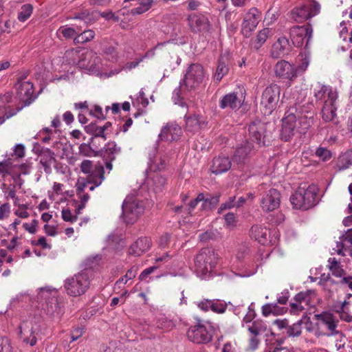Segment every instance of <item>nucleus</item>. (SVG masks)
<instances>
[{"label": "nucleus", "instance_id": "1", "mask_svg": "<svg viewBox=\"0 0 352 352\" xmlns=\"http://www.w3.org/2000/svg\"><path fill=\"white\" fill-rule=\"evenodd\" d=\"M286 112L298 122L303 131L309 129L314 124L316 112L313 100L309 98H297Z\"/></svg>", "mask_w": 352, "mask_h": 352}, {"label": "nucleus", "instance_id": "2", "mask_svg": "<svg viewBox=\"0 0 352 352\" xmlns=\"http://www.w3.org/2000/svg\"><path fill=\"white\" fill-rule=\"evenodd\" d=\"M93 278L94 271L92 267H87L73 276L67 278L65 280V290L70 296H80L89 288L91 281Z\"/></svg>", "mask_w": 352, "mask_h": 352}, {"label": "nucleus", "instance_id": "3", "mask_svg": "<svg viewBox=\"0 0 352 352\" xmlns=\"http://www.w3.org/2000/svg\"><path fill=\"white\" fill-rule=\"evenodd\" d=\"M316 197L317 188L310 185L307 188L298 187L291 195L289 200L294 208L306 210L316 204Z\"/></svg>", "mask_w": 352, "mask_h": 352}, {"label": "nucleus", "instance_id": "4", "mask_svg": "<svg viewBox=\"0 0 352 352\" xmlns=\"http://www.w3.org/2000/svg\"><path fill=\"white\" fill-rule=\"evenodd\" d=\"M16 90V98L23 103L21 107H17L15 110L11 109L9 113H6L3 116L0 117V125L7 119L14 116L20 111L24 107L30 105L37 97L34 94V86L30 81L22 82V83L15 84Z\"/></svg>", "mask_w": 352, "mask_h": 352}, {"label": "nucleus", "instance_id": "5", "mask_svg": "<svg viewBox=\"0 0 352 352\" xmlns=\"http://www.w3.org/2000/svg\"><path fill=\"white\" fill-rule=\"evenodd\" d=\"M217 257L214 250L202 248L195 258V272L202 278L210 276L215 267Z\"/></svg>", "mask_w": 352, "mask_h": 352}, {"label": "nucleus", "instance_id": "6", "mask_svg": "<svg viewBox=\"0 0 352 352\" xmlns=\"http://www.w3.org/2000/svg\"><path fill=\"white\" fill-rule=\"evenodd\" d=\"M280 94V87L276 84L267 86L262 93L261 107L265 115L271 114L277 107Z\"/></svg>", "mask_w": 352, "mask_h": 352}, {"label": "nucleus", "instance_id": "7", "mask_svg": "<svg viewBox=\"0 0 352 352\" xmlns=\"http://www.w3.org/2000/svg\"><path fill=\"white\" fill-rule=\"evenodd\" d=\"M186 20L189 29L192 33L206 36L211 32L212 24L204 14L201 12L189 14Z\"/></svg>", "mask_w": 352, "mask_h": 352}, {"label": "nucleus", "instance_id": "8", "mask_svg": "<svg viewBox=\"0 0 352 352\" xmlns=\"http://www.w3.org/2000/svg\"><path fill=\"white\" fill-rule=\"evenodd\" d=\"M122 217L127 224L134 223L144 211L143 201L135 199L132 201L124 200L122 204Z\"/></svg>", "mask_w": 352, "mask_h": 352}, {"label": "nucleus", "instance_id": "9", "mask_svg": "<svg viewBox=\"0 0 352 352\" xmlns=\"http://www.w3.org/2000/svg\"><path fill=\"white\" fill-rule=\"evenodd\" d=\"M312 33L313 29L310 23L303 25H294L290 28L289 37L293 45L296 47H302L306 38L305 50H307L312 38Z\"/></svg>", "mask_w": 352, "mask_h": 352}, {"label": "nucleus", "instance_id": "10", "mask_svg": "<svg viewBox=\"0 0 352 352\" xmlns=\"http://www.w3.org/2000/svg\"><path fill=\"white\" fill-rule=\"evenodd\" d=\"M204 77L203 66L199 63H192L188 67L182 82L187 89L191 90L199 86Z\"/></svg>", "mask_w": 352, "mask_h": 352}, {"label": "nucleus", "instance_id": "11", "mask_svg": "<svg viewBox=\"0 0 352 352\" xmlns=\"http://www.w3.org/2000/svg\"><path fill=\"white\" fill-rule=\"evenodd\" d=\"M188 339L197 344H206L209 343L212 339V330H208L206 327L198 322L196 324L191 325L187 331Z\"/></svg>", "mask_w": 352, "mask_h": 352}, {"label": "nucleus", "instance_id": "12", "mask_svg": "<svg viewBox=\"0 0 352 352\" xmlns=\"http://www.w3.org/2000/svg\"><path fill=\"white\" fill-rule=\"evenodd\" d=\"M249 140L255 145V147L266 146L265 132L266 124L259 120L252 121L248 127Z\"/></svg>", "mask_w": 352, "mask_h": 352}, {"label": "nucleus", "instance_id": "13", "mask_svg": "<svg viewBox=\"0 0 352 352\" xmlns=\"http://www.w3.org/2000/svg\"><path fill=\"white\" fill-rule=\"evenodd\" d=\"M261 20V12L255 7L250 8L245 14L241 24V34L245 37L250 36Z\"/></svg>", "mask_w": 352, "mask_h": 352}, {"label": "nucleus", "instance_id": "14", "mask_svg": "<svg viewBox=\"0 0 352 352\" xmlns=\"http://www.w3.org/2000/svg\"><path fill=\"white\" fill-rule=\"evenodd\" d=\"M315 317L318 322L327 327L328 332L325 333V336L327 337L336 336H339L340 338L345 337L341 331L337 329L339 320L330 311H322L315 315Z\"/></svg>", "mask_w": 352, "mask_h": 352}, {"label": "nucleus", "instance_id": "15", "mask_svg": "<svg viewBox=\"0 0 352 352\" xmlns=\"http://www.w3.org/2000/svg\"><path fill=\"white\" fill-rule=\"evenodd\" d=\"M256 148L254 144L245 140L236 147L232 155V162L239 167H242L255 153Z\"/></svg>", "mask_w": 352, "mask_h": 352}, {"label": "nucleus", "instance_id": "16", "mask_svg": "<svg viewBox=\"0 0 352 352\" xmlns=\"http://www.w3.org/2000/svg\"><path fill=\"white\" fill-rule=\"evenodd\" d=\"M36 323L32 320L23 321L19 326V336L22 341L31 346L36 344Z\"/></svg>", "mask_w": 352, "mask_h": 352}, {"label": "nucleus", "instance_id": "17", "mask_svg": "<svg viewBox=\"0 0 352 352\" xmlns=\"http://www.w3.org/2000/svg\"><path fill=\"white\" fill-rule=\"evenodd\" d=\"M280 193L275 189L271 188L267 191L261 200V206L263 211L271 212L280 206Z\"/></svg>", "mask_w": 352, "mask_h": 352}, {"label": "nucleus", "instance_id": "18", "mask_svg": "<svg viewBox=\"0 0 352 352\" xmlns=\"http://www.w3.org/2000/svg\"><path fill=\"white\" fill-rule=\"evenodd\" d=\"M274 72L276 77L283 80L293 81L296 78V71H294V65L285 60L276 63L274 65Z\"/></svg>", "mask_w": 352, "mask_h": 352}, {"label": "nucleus", "instance_id": "19", "mask_svg": "<svg viewBox=\"0 0 352 352\" xmlns=\"http://www.w3.org/2000/svg\"><path fill=\"white\" fill-rule=\"evenodd\" d=\"M182 135V127L175 122H171L162 129L159 138L162 141L171 142L179 140Z\"/></svg>", "mask_w": 352, "mask_h": 352}, {"label": "nucleus", "instance_id": "20", "mask_svg": "<svg viewBox=\"0 0 352 352\" xmlns=\"http://www.w3.org/2000/svg\"><path fill=\"white\" fill-rule=\"evenodd\" d=\"M314 96L316 103L324 104L327 100H337L338 94L331 87L318 83L314 89Z\"/></svg>", "mask_w": 352, "mask_h": 352}, {"label": "nucleus", "instance_id": "21", "mask_svg": "<svg viewBox=\"0 0 352 352\" xmlns=\"http://www.w3.org/2000/svg\"><path fill=\"white\" fill-rule=\"evenodd\" d=\"M296 122L294 117L285 112V117L282 119V128L280 134L282 140L288 142L294 137Z\"/></svg>", "mask_w": 352, "mask_h": 352}, {"label": "nucleus", "instance_id": "22", "mask_svg": "<svg viewBox=\"0 0 352 352\" xmlns=\"http://www.w3.org/2000/svg\"><path fill=\"white\" fill-rule=\"evenodd\" d=\"M292 50L289 39L286 36H280L272 45L271 50V56L274 59H278L287 55Z\"/></svg>", "mask_w": 352, "mask_h": 352}, {"label": "nucleus", "instance_id": "23", "mask_svg": "<svg viewBox=\"0 0 352 352\" xmlns=\"http://www.w3.org/2000/svg\"><path fill=\"white\" fill-rule=\"evenodd\" d=\"M151 241L150 238L142 236L130 245L128 253L131 256H140L147 252L151 248Z\"/></svg>", "mask_w": 352, "mask_h": 352}, {"label": "nucleus", "instance_id": "24", "mask_svg": "<svg viewBox=\"0 0 352 352\" xmlns=\"http://www.w3.org/2000/svg\"><path fill=\"white\" fill-rule=\"evenodd\" d=\"M250 236L261 245H267L271 243L270 240V230L261 225H254L250 230Z\"/></svg>", "mask_w": 352, "mask_h": 352}, {"label": "nucleus", "instance_id": "25", "mask_svg": "<svg viewBox=\"0 0 352 352\" xmlns=\"http://www.w3.org/2000/svg\"><path fill=\"white\" fill-rule=\"evenodd\" d=\"M232 166V161L228 157L219 155L212 160L210 170L215 175L221 174L228 171Z\"/></svg>", "mask_w": 352, "mask_h": 352}, {"label": "nucleus", "instance_id": "26", "mask_svg": "<svg viewBox=\"0 0 352 352\" xmlns=\"http://www.w3.org/2000/svg\"><path fill=\"white\" fill-rule=\"evenodd\" d=\"M219 106L221 109L228 108L231 110H235L241 107V102L237 93L232 92L222 96L219 100Z\"/></svg>", "mask_w": 352, "mask_h": 352}, {"label": "nucleus", "instance_id": "27", "mask_svg": "<svg viewBox=\"0 0 352 352\" xmlns=\"http://www.w3.org/2000/svg\"><path fill=\"white\" fill-rule=\"evenodd\" d=\"M83 54H80V50L72 49L67 50L65 53L64 58L69 65H77L80 68H87L85 58H82Z\"/></svg>", "mask_w": 352, "mask_h": 352}, {"label": "nucleus", "instance_id": "28", "mask_svg": "<svg viewBox=\"0 0 352 352\" xmlns=\"http://www.w3.org/2000/svg\"><path fill=\"white\" fill-rule=\"evenodd\" d=\"M104 170L101 164L96 165L94 171L87 176V183L93 184L89 186V190L93 191L96 187L99 186L104 179Z\"/></svg>", "mask_w": 352, "mask_h": 352}, {"label": "nucleus", "instance_id": "29", "mask_svg": "<svg viewBox=\"0 0 352 352\" xmlns=\"http://www.w3.org/2000/svg\"><path fill=\"white\" fill-rule=\"evenodd\" d=\"M120 152L121 148L118 147L115 142H109L103 148L100 146L99 155L102 157L103 160H115Z\"/></svg>", "mask_w": 352, "mask_h": 352}, {"label": "nucleus", "instance_id": "30", "mask_svg": "<svg viewBox=\"0 0 352 352\" xmlns=\"http://www.w3.org/2000/svg\"><path fill=\"white\" fill-rule=\"evenodd\" d=\"M40 163L47 174L52 173V165L56 162L55 153L50 148H42L40 154Z\"/></svg>", "mask_w": 352, "mask_h": 352}, {"label": "nucleus", "instance_id": "31", "mask_svg": "<svg viewBox=\"0 0 352 352\" xmlns=\"http://www.w3.org/2000/svg\"><path fill=\"white\" fill-rule=\"evenodd\" d=\"M337 109L336 100L325 101L321 110L322 120L325 122H333L337 117Z\"/></svg>", "mask_w": 352, "mask_h": 352}, {"label": "nucleus", "instance_id": "32", "mask_svg": "<svg viewBox=\"0 0 352 352\" xmlns=\"http://www.w3.org/2000/svg\"><path fill=\"white\" fill-rule=\"evenodd\" d=\"M186 131L196 132L199 131L204 122L201 120V117L197 114H186L184 116Z\"/></svg>", "mask_w": 352, "mask_h": 352}, {"label": "nucleus", "instance_id": "33", "mask_svg": "<svg viewBox=\"0 0 352 352\" xmlns=\"http://www.w3.org/2000/svg\"><path fill=\"white\" fill-rule=\"evenodd\" d=\"M220 193L210 194L204 193V199H202L201 210L206 211H212L216 208L220 201Z\"/></svg>", "mask_w": 352, "mask_h": 352}, {"label": "nucleus", "instance_id": "34", "mask_svg": "<svg viewBox=\"0 0 352 352\" xmlns=\"http://www.w3.org/2000/svg\"><path fill=\"white\" fill-rule=\"evenodd\" d=\"M290 16L296 23H302L311 19L310 12H309L307 6L305 4L294 8L291 11Z\"/></svg>", "mask_w": 352, "mask_h": 352}, {"label": "nucleus", "instance_id": "35", "mask_svg": "<svg viewBox=\"0 0 352 352\" xmlns=\"http://www.w3.org/2000/svg\"><path fill=\"white\" fill-rule=\"evenodd\" d=\"M271 30L268 28H263L260 30L254 40H251L250 47L255 51H258L262 45L266 42L267 39L270 36Z\"/></svg>", "mask_w": 352, "mask_h": 352}, {"label": "nucleus", "instance_id": "36", "mask_svg": "<svg viewBox=\"0 0 352 352\" xmlns=\"http://www.w3.org/2000/svg\"><path fill=\"white\" fill-rule=\"evenodd\" d=\"M228 71L227 58L221 56L218 60L217 69L213 76L214 80L216 82H219L223 76L228 73Z\"/></svg>", "mask_w": 352, "mask_h": 352}, {"label": "nucleus", "instance_id": "37", "mask_svg": "<svg viewBox=\"0 0 352 352\" xmlns=\"http://www.w3.org/2000/svg\"><path fill=\"white\" fill-rule=\"evenodd\" d=\"M100 146V143H98V145H96L94 143H93L92 146L89 142L87 143H82L79 146V151L80 153L87 157L99 156V150Z\"/></svg>", "mask_w": 352, "mask_h": 352}, {"label": "nucleus", "instance_id": "38", "mask_svg": "<svg viewBox=\"0 0 352 352\" xmlns=\"http://www.w3.org/2000/svg\"><path fill=\"white\" fill-rule=\"evenodd\" d=\"M306 51L307 50H305L304 53H300L298 55L300 63L298 66H294V71H296V78L298 76L302 74L307 70L309 65L310 54Z\"/></svg>", "mask_w": 352, "mask_h": 352}, {"label": "nucleus", "instance_id": "39", "mask_svg": "<svg viewBox=\"0 0 352 352\" xmlns=\"http://www.w3.org/2000/svg\"><path fill=\"white\" fill-rule=\"evenodd\" d=\"M87 133L92 135L91 138H100L105 141L107 140L106 134L104 133V129L97 125L96 122H92L84 127Z\"/></svg>", "mask_w": 352, "mask_h": 352}, {"label": "nucleus", "instance_id": "40", "mask_svg": "<svg viewBox=\"0 0 352 352\" xmlns=\"http://www.w3.org/2000/svg\"><path fill=\"white\" fill-rule=\"evenodd\" d=\"M267 326L265 322L261 320H256L252 324L248 325V330L254 336H260L266 332Z\"/></svg>", "mask_w": 352, "mask_h": 352}, {"label": "nucleus", "instance_id": "41", "mask_svg": "<svg viewBox=\"0 0 352 352\" xmlns=\"http://www.w3.org/2000/svg\"><path fill=\"white\" fill-rule=\"evenodd\" d=\"M95 36V32L92 30H87L78 34L74 38V44H84L91 41Z\"/></svg>", "mask_w": 352, "mask_h": 352}, {"label": "nucleus", "instance_id": "42", "mask_svg": "<svg viewBox=\"0 0 352 352\" xmlns=\"http://www.w3.org/2000/svg\"><path fill=\"white\" fill-rule=\"evenodd\" d=\"M302 320H298L292 325L289 324L286 331H284L283 333H285L287 338L299 337L302 333Z\"/></svg>", "mask_w": 352, "mask_h": 352}, {"label": "nucleus", "instance_id": "43", "mask_svg": "<svg viewBox=\"0 0 352 352\" xmlns=\"http://www.w3.org/2000/svg\"><path fill=\"white\" fill-rule=\"evenodd\" d=\"M12 100V93L6 92L3 95H0V117L3 116L6 113L12 109H10L7 111V109L10 108L8 104L11 103Z\"/></svg>", "mask_w": 352, "mask_h": 352}, {"label": "nucleus", "instance_id": "44", "mask_svg": "<svg viewBox=\"0 0 352 352\" xmlns=\"http://www.w3.org/2000/svg\"><path fill=\"white\" fill-rule=\"evenodd\" d=\"M33 12V6L30 3H26L21 7L18 13L17 19L21 22L26 21L32 15Z\"/></svg>", "mask_w": 352, "mask_h": 352}, {"label": "nucleus", "instance_id": "45", "mask_svg": "<svg viewBox=\"0 0 352 352\" xmlns=\"http://www.w3.org/2000/svg\"><path fill=\"white\" fill-rule=\"evenodd\" d=\"M45 312L50 318H55L59 314V307L57 299L52 298L50 302H47Z\"/></svg>", "mask_w": 352, "mask_h": 352}, {"label": "nucleus", "instance_id": "46", "mask_svg": "<svg viewBox=\"0 0 352 352\" xmlns=\"http://www.w3.org/2000/svg\"><path fill=\"white\" fill-rule=\"evenodd\" d=\"M15 166L10 158L0 162V174L2 177L5 178L6 176L10 175L12 173V169Z\"/></svg>", "mask_w": 352, "mask_h": 352}, {"label": "nucleus", "instance_id": "47", "mask_svg": "<svg viewBox=\"0 0 352 352\" xmlns=\"http://www.w3.org/2000/svg\"><path fill=\"white\" fill-rule=\"evenodd\" d=\"M137 274V270L135 267H133L129 269L126 274L121 278H120L115 283L114 289H116L118 287L120 288L121 284H126L129 280L134 278Z\"/></svg>", "mask_w": 352, "mask_h": 352}, {"label": "nucleus", "instance_id": "48", "mask_svg": "<svg viewBox=\"0 0 352 352\" xmlns=\"http://www.w3.org/2000/svg\"><path fill=\"white\" fill-rule=\"evenodd\" d=\"M156 326L164 331H169L175 324L172 320L167 319L164 316H161L157 319Z\"/></svg>", "mask_w": 352, "mask_h": 352}, {"label": "nucleus", "instance_id": "49", "mask_svg": "<svg viewBox=\"0 0 352 352\" xmlns=\"http://www.w3.org/2000/svg\"><path fill=\"white\" fill-rule=\"evenodd\" d=\"M152 181L154 185V190L155 192H160L166 184V178L163 176L156 174L152 178Z\"/></svg>", "mask_w": 352, "mask_h": 352}, {"label": "nucleus", "instance_id": "50", "mask_svg": "<svg viewBox=\"0 0 352 352\" xmlns=\"http://www.w3.org/2000/svg\"><path fill=\"white\" fill-rule=\"evenodd\" d=\"M315 154L322 161H328L332 157L331 152L324 147H318L316 149Z\"/></svg>", "mask_w": 352, "mask_h": 352}, {"label": "nucleus", "instance_id": "51", "mask_svg": "<svg viewBox=\"0 0 352 352\" xmlns=\"http://www.w3.org/2000/svg\"><path fill=\"white\" fill-rule=\"evenodd\" d=\"M227 305L219 300H212L211 310L218 314L224 313L226 310Z\"/></svg>", "mask_w": 352, "mask_h": 352}, {"label": "nucleus", "instance_id": "52", "mask_svg": "<svg viewBox=\"0 0 352 352\" xmlns=\"http://www.w3.org/2000/svg\"><path fill=\"white\" fill-rule=\"evenodd\" d=\"M340 246L344 247L345 244L352 245V228L347 230L344 234L340 237ZM337 247L340 248V244L338 243Z\"/></svg>", "mask_w": 352, "mask_h": 352}, {"label": "nucleus", "instance_id": "53", "mask_svg": "<svg viewBox=\"0 0 352 352\" xmlns=\"http://www.w3.org/2000/svg\"><path fill=\"white\" fill-rule=\"evenodd\" d=\"M58 30L66 39L74 38L77 35L76 30L73 28L63 26L60 27Z\"/></svg>", "mask_w": 352, "mask_h": 352}, {"label": "nucleus", "instance_id": "54", "mask_svg": "<svg viewBox=\"0 0 352 352\" xmlns=\"http://www.w3.org/2000/svg\"><path fill=\"white\" fill-rule=\"evenodd\" d=\"M235 197H230L228 201L221 204L217 212L218 214H221L224 210L235 207Z\"/></svg>", "mask_w": 352, "mask_h": 352}, {"label": "nucleus", "instance_id": "55", "mask_svg": "<svg viewBox=\"0 0 352 352\" xmlns=\"http://www.w3.org/2000/svg\"><path fill=\"white\" fill-rule=\"evenodd\" d=\"M89 115L100 120H104L107 118L106 114L103 113L102 107L98 104L94 105V109L89 111Z\"/></svg>", "mask_w": 352, "mask_h": 352}, {"label": "nucleus", "instance_id": "56", "mask_svg": "<svg viewBox=\"0 0 352 352\" xmlns=\"http://www.w3.org/2000/svg\"><path fill=\"white\" fill-rule=\"evenodd\" d=\"M306 5L307 6V10H309V12H310L311 18L319 14L320 11V5L318 1L312 0L309 4Z\"/></svg>", "mask_w": 352, "mask_h": 352}, {"label": "nucleus", "instance_id": "57", "mask_svg": "<svg viewBox=\"0 0 352 352\" xmlns=\"http://www.w3.org/2000/svg\"><path fill=\"white\" fill-rule=\"evenodd\" d=\"M80 170L85 174L91 175L94 171L93 162L89 160H85L81 162Z\"/></svg>", "mask_w": 352, "mask_h": 352}, {"label": "nucleus", "instance_id": "58", "mask_svg": "<svg viewBox=\"0 0 352 352\" xmlns=\"http://www.w3.org/2000/svg\"><path fill=\"white\" fill-rule=\"evenodd\" d=\"M225 226L234 228L236 226V216L233 212H228L224 215Z\"/></svg>", "mask_w": 352, "mask_h": 352}, {"label": "nucleus", "instance_id": "59", "mask_svg": "<svg viewBox=\"0 0 352 352\" xmlns=\"http://www.w3.org/2000/svg\"><path fill=\"white\" fill-rule=\"evenodd\" d=\"M202 199H204V193L200 192L197 195V197L194 199H192L188 204V213L190 214L191 212L197 207V204L202 201Z\"/></svg>", "mask_w": 352, "mask_h": 352}, {"label": "nucleus", "instance_id": "60", "mask_svg": "<svg viewBox=\"0 0 352 352\" xmlns=\"http://www.w3.org/2000/svg\"><path fill=\"white\" fill-rule=\"evenodd\" d=\"M0 352H12L10 340L6 337L0 338Z\"/></svg>", "mask_w": 352, "mask_h": 352}, {"label": "nucleus", "instance_id": "61", "mask_svg": "<svg viewBox=\"0 0 352 352\" xmlns=\"http://www.w3.org/2000/svg\"><path fill=\"white\" fill-rule=\"evenodd\" d=\"M62 218L65 221L74 223L78 220L77 215H73L69 209H63L62 210Z\"/></svg>", "mask_w": 352, "mask_h": 352}, {"label": "nucleus", "instance_id": "62", "mask_svg": "<svg viewBox=\"0 0 352 352\" xmlns=\"http://www.w3.org/2000/svg\"><path fill=\"white\" fill-rule=\"evenodd\" d=\"M21 173L12 172L10 175L12 179H13L15 184L17 186L19 189L22 188L23 185L24 184V179L21 178Z\"/></svg>", "mask_w": 352, "mask_h": 352}, {"label": "nucleus", "instance_id": "63", "mask_svg": "<svg viewBox=\"0 0 352 352\" xmlns=\"http://www.w3.org/2000/svg\"><path fill=\"white\" fill-rule=\"evenodd\" d=\"M290 312L292 314H299L304 310V307L300 302H294L290 303Z\"/></svg>", "mask_w": 352, "mask_h": 352}, {"label": "nucleus", "instance_id": "64", "mask_svg": "<svg viewBox=\"0 0 352 352\" xmlns=\"http://www.w3.org/2000/svg\"><path fill=\"white\" fill-rule=\"evenodd\" d=\"M337 284L340 285L341 286H347L348 288L352 291V276L347 275L346 276L343 277V278L337 282Z\"/></svg>", "mask_w": 352, "mask_h": 352}]
</instances>
